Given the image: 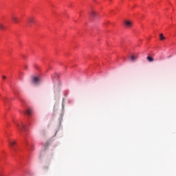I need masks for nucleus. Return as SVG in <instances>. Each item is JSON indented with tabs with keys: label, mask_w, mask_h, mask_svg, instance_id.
<instances>
[{
	"label": "nucleus",
	"mask_w": 176,
	"mask_h": 176,
	"mask_svg": "<svg viewBox=\"0 0 176 176\" xmlns=\"http://www.w3.org/2000/svg\"><path fill=\"white\" fill-rule=\"evenodd\" d=\"M16 127L19 131H25V129H27V126L23 122L16 124Z\"/></svg>",
	"instance_id": "1"
},
{
	"label": "nucleus",
	"mask_w": 176,
	"mask_h": 176,
	"mask_svg": "<svg viewBox=\"0 0 176 176\" xmlns=\"http://www.w3.org/2000/svg\"><path fill=\"white\" fill-rule=\"evenodd\" d=\"M9 146L12 151H16V141H9Z\"/></svg>",
	"instance_id": "2"
},
{
	"label": "nucleus",
	"mask_w": 176,
	"mask_h": 176,
	"mask_svg": "<svg viewBox=\"0 0 176 176\" xmlns=\"http://www.w3.org/2000/svg\"><path fill=\"white\" fill-rule=\"evenodd\" d=\"M41 82V79L38 77H33L32 79V85H38V83Z\"/></svg>",
	"instance_id": "3"
},
{
	"label": "nucleus",
	"mask_w": 176,
	"mask_h": 176,
	"mask_svg": "<svg viewBox=\"0 0 176 176\" xmlns=\"http://www.w3.org/2000/svg\"><path fill=\"white\" fill-rule=\"evenodd\" d=\"M11 20L13 21V23H14L15 24H17L18 23H20V20L19 19V18H17V16L12 15L11 16Z\"/></svg>",
	"instance_id": "4"
},
{
	"label": "nucleus",
	"mask_w": 176,
	"mask_h": 176,
	"mask_svg": "<svg viewBox=\"0 0 176 176\" xmlns=\"http://www.w3.org/2000/svg\"><path fill=\"white\" fill-rule=\"evenodd\" d=\"M124 25L128 28H130L131 27H133V21H125Z\"/></svg>",
	"instance_id": "5"
},
{
	"label": "nucleus",
	"mask_w": 176,
	"mask_h": 176,
	"mask_svg": "<svg viewBox=\"0 0 176 176\" xmlns=\"http://www.w3.org/2000/svg\"><path fill=\"white\" fill-rule=\"evenodd\" d=\"M96 16H97V12H96V11L92 10L89 12V17L91 19H94V17H96Z\"/></svg>",
	"instance_id": "6"
},
{
	"label": "nucleus",
	"mask_w": 176,
	"mask_h": 176,
	"mask_svg": "<svg viewBox=\"0 0 176 176\" xmlns=\"http://www.w3.org/2000/svg\"><path fill=\"white\" fill-rule=\"evenodd\" d=\"M130 58H131V61L132 63H134V61H137V58H138V56H135V55H132V56L130 57Z\"/></svg>",
	"instance_id": "7"
},
{
	"label": "nucleus",
	"mask_w": 176,
	"mask_h": 176,
	"mask_svg": "<svg viewBox=\"0 0 176 176\" xmlns=\"http://www.w3.org/2000/svg\"><path fill=\"white\" fill-rule=\"evenodd\" d=\"M26 114H27L28 116H30V115H32V109H28L26 110Z\"/></svg>",
	"instance_id": "8"
},
{
	"label": "nucleus",
	"mask_w": 176,
	"mask_h": 176,
	"mask_svg": "<svg viewBox=\"0 0 176 176\" xmlns=\"http://www.w3.org/2000/svg\"><path fill=\"white\" fill-rule=\"evenodd\" d=\"M35 22V19L34 18H30L28 21V23L29 24H32V23Z\"/></svg>",
	"instance_id": "9"
},
{
	"label": "nucleus",
	"mask_w": 176,
	"mask_h": 176,
	"mask_svg": "<svg viewBox=\"0 0 176 176\" xmlns=\"http://www.w3.org/2000/svg\"><path fill=\"white\" fill-rule=\"evenodd\" d=\"M160 41H164V39H166V37H164L163 36V34H160Z\"/></svg>",
	"instance_id": "10"
},
{
	"label": "nucleus",
	"mask_w": 176,
	"mask_h": 176,
	"mask_svg": "<svg viewBox=\"0 0 176 176\" xmlns=\"http://www.w3.org/2000/svg\"><path fill=\"white\" fill-rule=\"evenodd\" d=\"M43 171H47V170H49V166H47V165L44 166L43 167Z\"/></svg>",
	"instance_id": "11"
},
{
	"label": "nucleus",
	"mask_w": 176,
	"mask_h": 176,
	"mask_svg": "<svg viewBox=\"0 0 176 176\" xmlns=\"http://www.w3.org/2000/svg\"><path fill=\"white\" fill-rule=\"evenodd\" d=\"M147 60L149 63H152V61H153V58L151 57V56H147Z\"/></svg>",
	"instance_id": "12"
},
{
	"label": "nucleus",
	"mask_w": 176,
	"mask_h": 176,
	"mask_svg": "<svg viewBox=\"0 0 176 176\" xmlns=\"http://www.w3.org/2000/svg\"><path fill=\"white\" fill-rule=\"evenodd\" d=\"M0 30H5V26L2 23H0Z\"/></svg>",
	"instance_id": "13"
},
{
	"label": "nucleus",
	"mask_w": 176,
	"mask_h": 176,
	"mask_svg": "<svg viewBox=\"0 0 176 176\" xmlns=\"http://www.w3.org/2000/svg\"><path fill=\"white\" fill-rule=\"evenodd\" d=\"M3 79H6V76H3Z\"/></svg>",
	"instance_id": "14"
},
{
	"label": "nucleus",
	"mask_w": 176,
	"mask_h": 176,
	"mask_svg": "<svg viewBox=\"0 0 176 176\" xmlns=\"http://www.w3.org/2000/svg\"><path fill=\"white\" fill-rule=\"evenodd\" d=\"M25 145L28 146V142H25Z\"/></svg>",
	"instance_id": "15"
},
{
	"label": "nucleus",
	"mask_w": 176,
	"mask_h": 176,
	"mask_svg": "<svg viewBox=\"0 0 176 176\" xmlns=\"http://www.w3.org/2000/svg\"><path fill=\"white\" fill-rule=\"evenodd\" d=\"M25 69H27V68H28V66L25 65Z\"/></svg>",
	"instance_id": "16"
}]
</instances>
